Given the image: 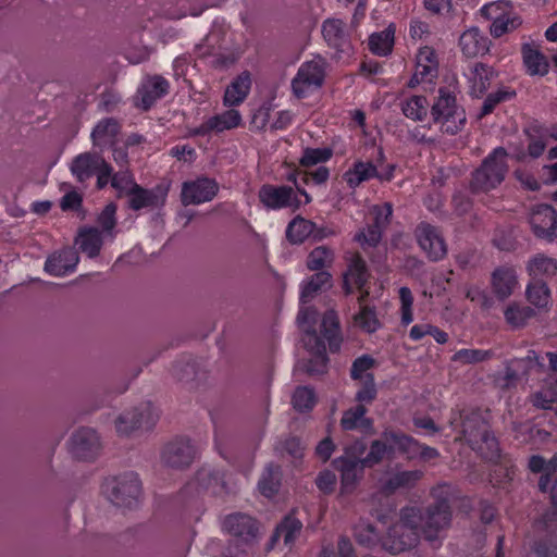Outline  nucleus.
Instances as JSON below:
<instances>
[{
  "mask_svg": "<svg viewBox=\"0 0 557 557\" xmlns=\"http://www.w3.org/2000/svg\"><path fill=\"white\" fill-rule=\"evenodd\" d=\"M435 502L424 507L406 506L411 515L416 516V524L421 537L432 545L442 544V533L451 525L453 510L450 500L444 495L443 486L433 491Z\"/></svg>",
  "mask_w": 557,
  "mask_h": 557,
  "instance_id": "f257e3e1",
  "label": "nucleus"
},
{
  "mask_svg": "<svg viewBox=\"0 0 557 557\" xmlns=\"http://www.w3.org/2000/svg\"><path fill=\"white\" fill-rule=\"evenodd\" d=\"M460 417L462 434L470 447L484 459L495 461L500 455V449L497 438L490 429V411L472 409Z\"/></svg>",
  "mask_w": 557,
  "mask_h": 557,
  "instance_id": "f03ea898",
  "label": "nucleus"
},
{
  "mask_svg": "<svg viewBox=\"0 0 557 557\" xmlns=\"http://www.w3.org/2000/svg\"><path fill=\"white\" fill-rule=\"evenodd\" d=\"M416 519L413 511L410 515L406 507L401 508L398 522L388 529L382 541L383 549L392 555H398L416 548L422 539Z\"/></svg>",
  "mask_w": 557,
  "mask_h": 557,
  "instance_id": "7ed1b4c3",
  "label": "nucleus"
},
{
  "mask_svg": "<svg viewBox=\"0 0 557 557\" xmlns=\"http://www.w3.org/2000/svg\"><path fill=\"white\" fill-rule=\"evenodd\" d=\"M507 156L505 148L497 147L482 161L472 173L470 187L473 193H486L502 184L508 172Z\"/></svg>",
  "mask_w": 557,
  "mask_h": 557,
  "instance_id": "20e7f679",
  "label": "nucleus"
},
{
  "mask_svg": "<svg viewBox=\"0 0 557 557\" xmlns=\"http://www.w3.org/2000/svg\"><path fill=\"white\" fill-rule=\"evenodd\" d=\"M434 124H438L443 133L456 135L466 124L465 110L457 104L456 96L446 88L438 89V96L431 107Z\"/></svg>",
  "mask_w": 557,
  "mask_h": 557,
  "instance_id": "39448f33",
  "label": "nucleus"
},
{
  "mask_svg": "<svg viewBox=\"0 0 557 557\" xmlns=\"http://www.w3.org/2000/svg\"><path fill=\"white\" fill-rule=\"evenodd\" d=\"M102 492L115 506L132 508L138 503L141 482L137 473L129 471L107 478L102 483Z\"/></svg>",
  "mask_w": 557,
  "mask_h": 557,
  "instance_id": "423d86ee",
  "label": "nucleus"
},
{
  "mask_svg": "<svg viewBox=\"0 0 557 557\" xmlns=\"http://www.w3.org/2000/svg\"><path fill=\"white\" fill-rule=\"evenodd\" d=\"M325 78V61L321 57L304 62L292 79V91L297 99L305 98L311 90L320 88Z\"/></svg>",
  "mask_w": 557,
  "mask_h": 557,
  "instance_id": "0eeeda50",
  "label": "nucleus"
},
{
  "mask_svg": "<svg viewBox=\"0 0 557 557\" xmlns=\"http://www.w3.org/2000/svg\"><path fill=\"white\" fill-rule=\"evenodd\" d=\"M159 414L150 403L140 404L137 407L124 410L115 419V430L120 435H129L139 429H151Z\"/></svg>",
  "mask_w": 557,
  "mask_h": 557,
  "instance_id": "6e6552de",
  "label": "nucleus"
},
{
  "mask_svg": "<svg viewBox=\"0 0 557 557\" xmlns=\"http://www.w3.org/2000/svg\"><path fill=\"white\" fill-rule=\"evenodd\" d=\"M169 189L170 183L168 182H162L150 189L144 188L138 184H133L126 191L127 206L135 211L144 208H160L165 203Z\"/></svg>",
  "mask_w": 557,
  "mask_h": 557,
  "instance_id": "1a4fd4ad",
  "label": "nucleus"
},
{
  "mask_svg": "<svg viewBox=\"0 0 557 557\" xmlns=\"http://www.w3.org/2000/svg\"><path fill=\"white\" fill-rule=\"evenodd\" d=\"M69 445L72 456L84 461L96 459L101 450L100 437L97 432L90 428L76 430L71 435Z\"/></svg>",
  "mask_w": 557,
  "mask_h": 557,
  "instance_id": "9d476101",
  "label": "nucleus"
},
{
  "mask_svg": "<svg viewBox=\"0 0 557 557\" xmlns=\"http://www.w3.org/2000/svg\"><path fill=\"white\" fill-rule=\"evenodd\" d=\"M258 197L265 208L272 210L282 208L297 210L301 206V201L296 196L294 188L287 185L275 186L264 184L260 187Z\"/></svg>",
  "mask_w": 557,
  "mask_h": 557,
  "instance_id": "9b49d317",
  "label": "nucleus"
},
{
  "mask_svg": "<svg viewBox=\"0 0 557 557\" xmlns=\"http://www.w3.org/2000/svg\"><path fill=\"white\" fill-rule=\"evenodd\" d=\"M222 529L246 544L257 541L260 535L259 522L251 516L243 512L225 516L222 521Z\"/></svg>",
  "mask_w": 557,
  "mask_h": 557,
  "instance_id": "f8f14e48",
  "label": "nucleus"
},
{
  "mask_svg": "<svg viewBox=\"0 0 557 557\" xmlns=\"http://www.w3.org/2000/svg\"><path fill=\"white\" fill-rule=\"evenodd\" d=\"M196 457V448L188 438H175L162 449L161 461L165 467L182 470L188 468Z\"/></svg>",
  "mask_w": 557,
  "mask_h": 557,
  "instance_id": "ddd939ff",
  "label": "nucleus"
},
{
  "mask_svg": "<svg viewBox=\"0 0 557 557\" xmlns=\"http://www.w3.org/2000/svg\"><path fill=\"white\" fill-rule=\"evenodd\" d=\"M416 237L420 248L433 261H440L447 255V246L437 227L426 222H421L416 228Z\"/></svg>",
  "mask_w": 557,
  "mask_h": 557,
  "instance_id": "4468645a",
  "label": "nucleus"
},
{
  "mask_svg": "<svg viewBox=\"0 0 557 557\" xmlns=\"http://www.w3.org/2000/svg\"><path fill=\"white\" fill-rule=\"evenodd\" d=\"M322 36L337 53L349 54L352 50L346 23L341 18H327L322 23Z\"/></svg>",
  "mask_w": 557,
  "mask_h": 557,
  "instance_id": "2eb2a0df",
  "label": "nucleus"
},
{
  "mask_svg": "<svg viewBox=\"0 0 557 557\" xmlns=\"http://www.w3.org/2000/svg\"><path fill=\"white\" fill-rule=\"evenodd\" d=\"M218 190L216 182L208 177L185 182L181 193L182 203L188 206L210 201L215 197Z\"/></svg>",
  "mask_w": 557,
  "mask_h": 557,
  "instance_id": "dca6fc26",
  "label": "nucleus"
},
{
  "mask_svg": "<svg viewBox=\"0 0 557 557\" xmlns=\"http://www.w3.org/2000/svg\"><path fill=\"white\" fill-rule=\"evenodd\" d=\"M530 224L536 237L552 242L556 237L557 212L549 205H540L532 211Z\"/></svg>",
  "mask_w": 557,
  "mask_h": 557,
  "instance_id": "f3484780",
  "label": "nucleus"
},
{
  "mask_svg": "<svg viewBox=\"0 0 557 557\" xmlns=\"http://www.w3.org/2000/svg\"><path fill=\"white\" fill-rule=\"evenodd\" d=\"M78 261V252L72 247H65L47 258L45 271L53 276H64L75 270Z\"/></svg>",
  "mask_w": 557,
  "mask_h": 557,
  "instance_id": "a211bd4d",
  "label": "nucleus"
},
{
  "mask_svg": "<svg viewBox=\"0 0 557 557\" xmlns=\"http://www.w3.org/2000/svg\"><path fill=\"white\" fill-rule=\"evenodd\" d=\"M169 82L164 77L160 75L148 77L137 91V98H139L137 106L145 111L149 110L158 99L169 92Z\"/></svg>",
  "mask_w": 557,
  "mask_h": 557,
  "instance_id": "6ab92c4d",
  "label": "nucleus"
},
{
  "mask_svg": "<svg viewBox=\"0 0 557 557\" xmlns=\"http://www.w3.org/2000/svg\"><path fill=\"white\" fill-rule=\"evenodd\" d=\"M491 40L478 27H470L459 37V47L467 58L485 55L490 51Z\"/></svg>",
  "mask_w": 557,
  "mask_h": 557,
  "instance_id": "aec40b11",
  "label": "nucleus"
},
{
  "mask_svg": "<svg viewBox=\"0 0 557 557\" xmlns=\"http://www.w3.org/2000/svg\"><path fill=\"white\" fill-rule=\"evenodd\" d=\"M491 284L497 299L500 301L506 300L512 295L518 284L516 271L508 267L495 269L491 276Z\"/></svg>",
  "mask_w": 557,
  "mask_h": 557,
  "instance_id": "412c9836",
  "label": "nucleus"
},
{
  "mask_svg": "<svg viewBox=\"0 0 557 557\" xmlns=\"http://www.w3.org/2000/svg\"><path fill=\"white\" fill-rule=\"evenodd\" d=\"M333 466L341 473V484L344 493H350L356 488L367 468L363 467L362 461H348L339 458L333 460Z\"/></svg>",
  "mask_w": 557,
  "mask_h": 557,
  "instance_id": "4be33fe9",
  "label": "nucleus"
},
{
  "mask_svg": "<svg viewBox=\"0 0 557 557\" xmlns=\"http://www.w3.org/2000/svg\"><path fill=\"white\" fill-rule=\"evenodd\" d=\"M367 408L363 404H359L344 411L341 419V426L345 431L359 430L364 434H375L373 420L366 417Z\"/></svg>",
  "mask_w": 557,
  "mask_h": 557,
  "instance_id": "5701e85b",
  "label": "nucleus"
},
{
  "mask_svg": "<svg viewBox=\"0 0 557 557\" xmlns=\"http://www.w3.org/2000/svg\"><path fill=\"white\" fill-rule=\"evenodd\" d=\"M242 122L239 112L235 109L227 110L221 114L210 117L195 129V135H207L210 132L221 133L238 126Z\"/></svg>",
  "mask_w": 557,
  "mask_h": 557,
  "instance_id": "b1692460",
  "label": "nucleus"
},
{
  "mask_svg": "<svg viewBox=\"0 0 557 557\" xmlns=\"http://www.w3.org/2000/svg\"><path fill=\"white\" fill-rule=\"evenodd\" d=\"M421 470H405L392 474L381 485V492L385 495H392L399 490H410L422 479Z\"/></svg>",
  "mask_w": 557,
  "mask_h": 557,
  "instance_id": "393cba45",
  "label": "nucleus"
},
{
  "mask_svg": "<svg viewBox=\"0 0 557 557\" xmlns=\"http://www.w3.org/2000/svg\"><path fill=\"white\" fill-rule=\"evenodd\" d=\"M101 156L96 152H84L76 156L71 163V172L79 183L90 178L98 164L101 162Z\"/></svg>",
  "mask_w": 557,
  "mask_h": 557,
  "instance_id": "a878e982",
  "label": "nucleus"
},
{
  "mask_svg": "<svg viewBox=\"0 0 557 557\" xmlns=\"http://www.w3.org/2000/svg\"><path fill=\"white\" fill-rule=\"evenodd\" d=\"M196 483L199 488L208 491L213 495H221L225 492V482L221 471L211 468H200L195 476Z\"/></svg>",
  "mask_w": 557,
  "mask_h": 557,
  "instance_id": "bb28decb",
  "label": "nucleus"
},
{
  "mask_svg": "<svg viewBox=\"0 0 557 557\" xmlns=\"http://www.w3.org/2000/svg\"><path fill=\"white\" fill-rule=\"evenodd\" d=\"M302 530V522L294 513H289L277 524L270 544L273 546L283 536L285 545H293Z\"/></svg>",
  "mask_w": 557,
  "mask_h": 557,
  "instance_id": "cd10ccee",
  "label": "nucleus"
},
{
  "mask_svg": "<svg viewBox=\"0 0 557 557\" xmlns=\"http://www.w3.org/2000/svg\"><path fill=\"white\" fill-rule=\"evenodd\" d=\"M75 244L82 252L89 258H95L103 245L101 232L97 227H83L78 232Z\"/></svg>",
  "mask_w": 557,
  "mask_h": 557,
  "instance_id": "c85d7f7f",
  "label": "nucleus"
},
{
  "mask_svg": "<svg viewBox=\"0 0 557 557\" xmlns=\"http://www.w3.org/2000/svg\"><path fill=\"white\" fill-rule=\"evenodd\" d=\"M527 270L532 280L553 277L557 274V260L537 253L528 261Z\"/></svg>",
  "mask_w": 557,
  "mask_h": 557,
  "instance_id": "c756f323",
  "label": "nucleus"
},
{
  "mask_svg": "<svg viewBox=\"0 0 557 557\" xmlns=\"http://www.w3.org/2000/svg\"><path fill=\"white\" fill-rule=\"evenodd\" d=\"M471 75V95L479 98L490 88L496 72L492 66L479 62L473 65Z\"/></svg>",
  "mask_w": 557,
  "mask_h": 557,
  "instance_id": "7c9ffc66",
  "label": "nucleus"
},
{
  "mask_svg": "<svg viewBox=\"0 0 557 557\" xmlns=\"http://www.w3.org/2000/svg\"><path fill=\"white\" fill-rule=\"evenodd\" d=\"M523 63L530 75L545 76L549 70L546 57L533 48L530 44H523L521 48Z\"/></svg>",
  "mask_w": 557,
  "mask_h": 557,
  "instance_id": "2f4dec72",
  "label": "nucleus"
},
{
  "mask_svg": "<svg viewBox=\"0 0 557 557\" xmlns=\"http://www.w3.org/2000/svg\"><path fill=\"white\" fill-rule=\"evenodd\" d=\"M321 332L323 338L329 342V347L332 352L339 349L342 337L341 326L337 313L334 310H327L322 319Z\"/></svg>",
  "mask_w": 557,
  "mask_h": 557,
  "instance_id": "473e14b6",
  "label": "nucleus"
},
{
  "mask_svg": "<svg viewBox=\"0 0 557 557\" xmlns=\"http://www.w3.org/2000/svg\"><path fill=\"white\" fill-rule=\"evenodd\" d=\"M281 480V467L273 462L268 463L258 482L260 493L265 497L274 496L280 490Z\"/></svg>",
  "mask_w": 557,
  "mask_h": 557,
  "instance_id": "72a5a7b5",
  "label": "nucleus"
},
{
  "mask_svg": "<svg viewBox=\"0 0 557 557\" xmlns=\"http://www.w3.org/2000/svg\"><path fill=\"white\" fill-rule=\"evenodd\" d=\"M416 59V70L419 71L422 77H426L429 82L437 77L438 61L433 48L429 46L420 48Z\"/></svg>",
  "mask_w": 557,
  "mask_h": 557,
  "instance_id": "f704fd0d",
  "label": "nucleus"
},
{
  "mask_svg": "<svg viewBox=\"0 0 557 557\" xmlns=\"http://www.w3.org/2000/svg\"><path fill=\"white\" fill-rule=\"evenodd\" d=\"M527 300L537 309L548 308L552 295L550 289L544 280H532L527 285Z\"/></svg>",
  "mask_w": 557,
  "mask_h": 557,
  "instance_id": "c9c22d12",
  "label": "nucleus"
},
{
  "mask_svg": "<svg viewBox=\"0 0 557 557\" xmlns=\"http://www.w3.org/2000/svg\"><path fill=\"white\" fill-rule=\"evenodd\" d=\"M249 73L244 72L226 88L224 94V104L228 107L237 106L244 101L250 89Z\"/></svg>",
  "mask_w": 557,
  "mask_h": 557,
  "instance_id": "e433bc0d",
  "label": "nucleus"
},
{
  "mask_svg": "<svg viewBox=\"0 0 557 557\" xmlns=\"http://www.w3.org/2000/svg\"><path fill=\"white\" fill-rule=\"evenodd\" d=\"M314 232V223L300 215L294 218L287 225L286 238L293 245L302 244Z\"/></svg>",
  "mask_w": 557,
  "mask_h": 557,
  "instance_id": "4c0bfd02",
  "label": "nucleus"
},
{
  "mask_svg": "<svg viewBox=\"0 0 557 557\" xmlns=\"http://www.w3.org/2000/svg\"><path fill=\"white\" fill-rule=\"evenodd\" d=\"M332 275L327 271H320L313 274L302 286L300 301L309 302L318 292L331 287Z\"/></svg>",
  "mask_w": 557,
  "mask_h": 557,
  "instance_id": "58836bf2",
  "label": "nucleus"
},
{
  "mask_svg": "<svg viewBox=\"0 0 557 557\" xmlns=\"http://www.w3.org/2000/svg\"><path fill=\"white\" fill-rule=\"evenodd\" d=\"M395 29L392 25L382 32L374 33L369 37V49L376 55H387L394 46Z\"/></svg>",
  "mask_w": 557,
  "mask_h": 557,
  "instance_id": "ea45409f",
  "label": "nucleus"
},
{
  "mask_svg": "<svg viewBox=\"0 0 557 557\" xmlns=\"http://www.w3.org/2000/svg\"><path fill=\"white\" fill-rule=\"evenodd\" d=\"M120 123L114 117H106L97 123L91 132V139L94 145H99L101 141L112 140L120 133Z\"/></svg>",
  "mask_w": 557,
  "mask_h": 557,
  "instance_id": "a19ab883",
  "label": "nucleus"
},
{
  "mask_svg": "<svg viewBox=\"0 0 557 557\" xmlns=\"http://www.w3.org/2000/svg\"><path fill=\"white\" fill-rule=\"evenodd\" d=\"M351 278L358 289H362L370 277L366 261L359 253L352 255L349 260L348 271L344 274Z\"/></svg>",
  "mask_w": 557,
  "mask_h": 557,
  "instance_id": "79ce46f5",
  "label": "nucleus"
},
{
  "mask_svg": "<svg viewBox=\"0 0 557 557\" xmlns=\"http://www.w3.org/2000/svg\"><path fill=\"white\" fill-rule=\"evenodd\" d=\"M172 375L180 382L193 383L198 375V364L191 357H182L173 364Z\"/></svg>",
  "mask_w": 557,
  "mask_h": 557,
  "instance_id": "37998d69",
  "label": "nucleus"
},
{
  "mask_svg": "<svg viewBox=\"0 0 557 557\" xmlns=\"http://www.w3.org/2000/svg\"><path fill=\"white\" fill-rule=\"evenodd\" d=\"M334 261V252L326 246L315 247L310 251L307 258V268L310 271H323L324 268L332 265Z\"/></svg>",
  "mask_w": 557,
  "mask_h": 557,
  "instance_id": "c03bdc74",
  "label": "nucleus"
},
{
  "mask_svg": "<svg viewBox=\"0 0 557 557\" xmlns=\"http://www.w3.org/2000/svg\"><path fill=\"white\" fill-rule=\"evenodd\" d=\"M428 99L424 96H412L401 104V111L408 119L422 121L428 114Z\"/></svg>",
  "mask_w": 557,
  "mask_h": 557,
  "instance_id": "a18cd8bd",
  "label": "nucleus"
},
{
  "mask_svg": "<svg viewBox=\"0 0 557 557\" xmlns=\"http://www.w3.org/2000/svg\"><path fill=\"white\" fill-rule=\"evenodd\" d=\"M507 323L513 329L523 327L528 321L535 315L534 309L524 306L510 305L504 312Z\"/></svg>",
  "mask_w": 557,
  "mask_h": 557,
  "instance_id": "49530a36",
  "label": "nucleus"
},
{
  "mask_svg": "<svg viewBox=\"0 0 557 557\" xmlns=\"http://www.w3.org/2000/svg\"><path fill=\"white\" fill-rule=\"evenodd\" d=\"M315 401L314 389L308 386H298L292 397L293 407L299 412L310 411Z\"/></svg>",
  "mask_w": 557,
  "mask_h": 557,
  "instance_id": "de8ad7c7",
  "label": "nucleus"
},
{
  "mask_svg": "<svg viewBox=\"0 0 557 557\" xmlns=\"http://www.w3.org/2000/svg\"><path fill=\"white\" fill-rule=\"evenodd\" d=\"M354 320L367 333H374L381 327L375 309L369 306H360V310L355 314Z\"/></svg>",
  "mask_w": 557,
  "mask_h": 557,
  "instance_id": "09e8293b",
  "label": "nucleus"
},
{
  "mask_svg": "<svg viewBox=\"0 0 557 557\" xmlns=\"http://www.w3.org/2000/svg\"><path fill=\"white\" fill-rule=\"evenodd\" d=\"M492 357V350L460 349L453 355L451 360L460 364H475L488 360Z\"/></svg>",
  "mask_w": 557,
  "mask_h": 557,
  "instance_id": "8fccbe9b",
  "label": "nucleus"
},
{
  "mask_svg": "<svg viewBox=\"0 0 557 557\" xmlns=\"http://www.w3.org/2000/svg\"><path fill=\"white\" fill-rule=\"evenodd\" d=\"M516 97V91L512 89H498L495 92H491L486 96V98L483 101L481 111L479 113V117H483L494 111L496 106L499 103L510 100Z\"/></svg>",
  "mask_w": 557,
  "mask_h": 557,
  "instance_id": "3c124183",
  "label": "nucleus"
},
{
  "mask_svg": "<svg viewBox=\"0 0 557 557\" xmlns=\"http://www.w3.org/2000/svg\"><path fill=\"white\" fill-rule=\"evenodd\" d=\"M356 541L366 547H373L380 541L376 528L371 523L360 522L355 527Z\"/></svg>",
  "mask_w": 557,
  "mask_h": 557,
  "instance_id": "603ef678",
  "label": "nucleus"
},
{
  "mask_svg": "<svg viewBox=\"0 0 557 557\" xmlns=\"http://www.w3.org/2000/svg\"><path fill=\"white\" fill-rule=\"evenodd\" d=\"M392 450L384 442L374 440L370 444L369 453L363 457L362 465L367 468H373L383 461L386 454Z\"/></svg>",
  "mask_w": 557,
  "mask_h": 557,
  "instance_id": "864d4df0",
  "label": "nucleus"
},
{
  "mask_svg": "<svg viewBox=\"0 0 557 557\" xmlns=\"http://www.w3.org/2000/svg\"><path fill=\"white\" fill-rule=\"evenodd\" d=\"M274 450L281 456L286 454L289 457L297 459L302 457L304 446L298 437L287 436L275 444Z\"/></svg>",
  "mask_w": 557,
  "mask_h": 557,
  "instance_id": "5fc2aeb1",
  "label": "nucleus"
},
{
  "mask_svg": "<svg viewBox=\"0 0 557 557\" xmlns=\"http://www.w3.org/2000/svg\"><path fill=\"white\" fill-rule=\"evenodd\" d=\"M492 20L493 23L490 26V33L494 38L502 37L504 34L519 27L522 23V21L518 16H515L512 18L495 17Z\"/></svg>",
  "mask_w": 557,
  "mask_h": 557,
  "instance_id": "6e6d98bb",
  "label": "nucleus"
},
{
  "mask_svg": "<svg viewBox=\"0 0 557 557\" xmlns=\"http://www.w3.org/2000/svg\"><path fill=\"white\" fill-rule=\"evenodd\" d=\"M333 154L330 148H307L300 159L302 166H312L327 161Z\"/></svg>",
  "mask_w": 557,
  "mask_h": 557,
  "instance_id": "4d7b16f0",
  "label": "nucleus"
},
{
  "mask_svg": "<svg viewBox=\"0 0 557 557\" xmlns=\"http://www.w3.org/2000/svg\"><path fill=\"white\" fill-rule=\"evenodd\" d=\"M531 550L536 557H557V537H543L535 540Z\"/></svg>",
  "mask_w": 557,
  "mask_h": 557,
  "instance_id": "13d9d810",
  "label": "nucleus"
},
{
  "mask_svg": "<svg viewBox=\"0 0 557 557\" xmlns=\"http://www.w3.org/2000/svg\"><path fill=\"white\" fill-rule=\"evenodd\" d=\"M530 144L528 146V152L532 158H539L542 156L546 148L545 141L542 139V127L533 126L525 131Z\"/></svg>",
  "mask_w": 557,
  "mask_h": 557,
  "instance_id": "bf43d9fd",
  "label": "nucleus"
},
{
  "mask_svg": "<svg viewBox=\"0 0 557 557\" xmlns=\"http://www.w3.org/2000/svg\"><path fill=\"white\" fill-rule=\"evenodd\" d=\"M377 391L374 383V376L371 373H366L362 380V386L356 394V400L360 404L372 403L376 397Z\"/></svg>",
  "mask_w": 557,
  "mask_h": 557,
  "instance_id": "052dcab7",
  "label": "nucleus"
},
{
  "mask_svg": "<svg viewBox=\"0 0 557 557\" xmlns=\"http://www.w3.org/2000/svg\"><path fill=\"white\" fill-rule=\"evenodd\" d=\"M327 355H312V357L304 363V371L311 376L323 375L327 370Z\"/></svg>",
  "mask_w": 557,
  "mask_h": 557,
  "instance_id": "680f3d73",
  "label": "nucleus"
},
{
  "mask_svg": "<svg viewBox=\"0 0 557 557\" xmlns=\"http://www.w3.org/2000/svg\"><path fill=\"white\" fill-rule=\"evenodd\" d=\"M367 448L368 445L362 438L355 440L345 446L344 455L338 458L348 461H362Z\"/></svg>",
  "mask_w": 557,
  "mask_h": 557,
  "instance_id": "e2e57ef3",
  "label": "nucleus"
},
{
  "mask_svg": "<svg viewBox=\"0 0 557 557\" xmlns=\"http://www.w3.org/2000/svg\"><path fill=\"white\" fill-rule=\"evenodd\" d=\"M305 347L312 355H326V347L324 339L318 335L315 330H306L305 337L302 338Z\"/></svg>",
  "mask_w": 557,
  "mask_h": 557,
  "instance_id": "0e129e2a",
  "label": "nucleus"
},
{
  "mask_svg": "<svg viewBox=\"0 0 557 557\" xmlns=\"http://www.w3.org/2000/svg\"><path fill=\"white\" fill-rule=\"evenodd\" d=\"M382 227L371 224L366 231H361L356 234L355 239L362 246L368 245L370 247L376 246L382 237Z\"/></svg>",
  "mask_w": 557,
  "mask_h": 557,
  "instance_id": "69168bd1",
  "label": "nucleus"
},
{
  "mask_svg": "<svg viewBox=\"0 0 557 557\" xmlns=\"http://www.w3.org/2000/svg\"><path fill=\"white\" fill-rule=\"evenodd\" d=\"M493 244L499 250L511 251L516 248V238L511 230H497L493 237Z\"/></svg>",
  "mask_w": 557,
  "mask_h": 557,
  "instance_id": "338daca9",
  "label": "nucleus"
},
{
  "mask_svg": "<svg viewBox=\"0 0 557 557\" xmlns=\"http://www.w3.org/2000/svg\"><path fill=\"white\" fill-rule=\"evenodd\" d=\"M549 498L552 506L555 508L556 512L549 513L545 516L543 524L544 530L548 533H554L557 527V478L555 479L550 490H549Z\"/></svg>",
  "mask_w": 557,
  "mask_h": 557,
  "instance_id": "774afa93",
  "label": "nucleus"
}]
</instances>
